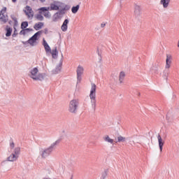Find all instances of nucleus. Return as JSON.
Returning a JSON list of instances; mask_svg holds the SVG:
<instances>
[{
	"label": "nucleus",
	"mask_w": 179,
	"mask_h": 179,
	"mask_svg": "<svg viewBox=\"0 0 179 179\" xmlns=\"http://www.w3.org/2000/svg\"><path fill=\"white\" fill-rule=\"evenodd\" d=\"M29 78L36 82H43L44 78H45V74L44 73H39L38 68L34 67L29 71Z\"/></svg>",
	"instance_id": "2"
},
{
	"label": "nucleus",
	"mask_w": 179,
	"mask_h": 179,
	"mask_svg": "<svg viewBox=\"0 0 179 179\" xmlns=\"http://www.w3.org/2000/svg\"><path fill=\"white\" fill-rule=\"evenodd\" d=\"M68 23H69V20L66 19L61 27L62 31H66L68 30Z\"/></svg>",
	"instance_id": "20"
},
{
	"label": "nucleus",
	"mask_w": 179,
	"mask_h": 179,
	"mask_svg": "<svg viewBox=\"0 0 179 179\" xmlns=\"http://www.w3.org/2000/svg\"><path fill=\"white\" fill-rule=\"evenodd\" d=\"M13 3L16 2V0H12Z\"/></svg>",
	"instance_id": "43"
},
{
	"label": "nucleus",
	"mask_w": 179,
	"mask_h": 179,
	"mask_svg": "<svg viewBox=\"0 0 179 179\" xmlns=\"http://www.w3.org/2000/svg\"><path fill=\"white\" fill-rule=\"evenodd\" d=\"M171 64V55H166V66L165 68L166 69H169L170 68Z\"/></svg>",
	"instance_id": "19"
},
{
	"label": "nucleus",
	"mask_w": 179,
	"mask_h": 179,
	"mask_svg": "<svg viewBox=\"0 0 179 179\" xmlns=\"http://www.w3.org/2000/svg\"><path fill=\"white\" fill-rule=\"evenodd\" d=\"M52 153V151L48 148H45V149H40L39 151V155L42 157V159H45L50 156Z\"/></svg>",
	"instance_id": "8"
},
{
	"label": "nucleus",
	"mask_w": 179,
	"mask_h": 179,
	"mask_svg": "<svg viewBox=\"0 0 179 179\" xmlns=\"http://www.w3.org/2000/svg\"><path fill=\"white\" fill-rule=\"evenodd\" d=\"M79 8H80V6L78 4L76 6H73L71 8V12L72 13L75 14V13H78V10H79Z\"/></svg>",
	"instance_id": "26"
},
{
	"label": "nucleus",
	"mask_w": 179,
	"mask_h": 179,
	"mask_svg": "<svg viewBox=\"0 0 179 179\" xmlns=\"http://www.w3.org/2000/svg\"><path fill=\"white\" fill-rule=\"evenodd\" d=\"M141 12V6L135 4L134 6V15L135 16H140Z\"/></svg>",
	"instance_id": "18"
},
{
	"label": "nucleus",
	"mask_w": 179,
	"mask_h": 179,
	"mask_svg": "<svg viewBox=\"0 0 179 179\" xmlns=\"http://www.w3.org/2000/svg\"><path fill=\"white\" fill-rule=\"evenodd\" d=\"M84 72H85V68H83V66H82L81 65H78L76 69L77 85L80 83V82H82V75H83Z\"/></svg>",
	"instance_id": "7"
},
{
	"label": "nucleus",
	"mask_w": 179,
	"mask_h": 179,
	"mask_svg": "<svg viewBox=\"0 0 179 179\" xmlns=\"http://www.w3.org/2000/svg\"><path fill=\"white\" fill-rule=\"evenodd\" d=\"M171 0H160V5L164 8V9H167L169 8V5H170V2Z\"/></svg>",
	"instance_id": "16"
},
{
	"label": "nucleus",
	"mask_w": 179,
	"mask_h": 179,
	"mask_svg": "<svg viewBox=\"0 0 179 179\" xmlns=\"http://www.w3.org/2000/svg\"><path fill=\"white\" fill-rule=\"evenodd\" d=\"M42 13H43V16L46 17V19H50V17H51V13L49 10L42 11Z\"/></svg>",
	"instance_id": "27"
},
{
	"label": "nucleus",
	"mask_w": 179,
	"mask_h": 179,
	"mask_svg": "<svg viewBox=\"0 0 179 179\" xmlns=\"http://www.w3.org/2000/svg\"><path fill=\"white\" fill-rule=\"evenodd\" d=\"M103 140L105 141V142L110 143V145H113V143H114V140L110 138L109 136H106L105 137H103Z\"/></svg>",
	"instance_id": "24"
},
{
	"label": "nucleus",
	"mask_w": 179,
	"mask_h": 179,
	"mask_svg": "<svg viewBox=\"0 0 179 179\" xmlns=\"http://www.w3.org/2000/svg\"><path fill=\"white\" fill-rule=\"evenodd\" d=\"M50 53L52 54V57L54 59H57L58 58V50L57 48L51 50Z\"/></svg>",
	"instance_id": "22"
},
{
	"label": "nucleus",
	"mask_w": 179,
	"mask_h": 179,
	"mask_svg": "<svg viewBox=\"0 0 179 179\" xmlns=\"http://www.w3.org/2000/svg\"><path fill=\"white\" fill-rule=\"evenodd\" d=\"M44 26V22H38L36 23L34 26V29H36V31L40 30L43 29V27Z\"/></svg>",
	"instance_id": "21"
},
{
	"label": "nucleus",
	"mask_w": 179,
	"mask_h": 179,
	"mask_svg": "<svg viewBox=\"0 0 179 179\" xmlns=\"http://www.w3.org/2000/svg\"><path fill=\"white\" fill-rule=\"evenodd\" d=\"M39 1H40V2H41L42 3H44V2H45V0H39Z\"/></svg>",
	"instance_id": "40"
},
{
	"label": "nucleus",
	"mask_w": 179,
	"mask_h": 179,
	"mask_svg": "<svg viewBox=\"0 0 179 179\" xmlns=\"http://www.w3.org/2000/svg\"><path fill=\"white\" fill-rule=\"evenodd\" d=\"M79 106V100L78 99H73L69 103V111L72 113L73 114L76 113L78 111V107Z\"/></svg>",
	"instance_id": "5"
},
{
	"label": "nucleus",
	"mask_w": 179,
	"mask_h": 179,
	"mask_svg": "<svg viewBox=\"0 0 179 179\" xmlns=\"http://www.w3.org/2000/svg\"><path fill=\"white\" fill-rule=\"evenodd\" d=\"M59 143H61V138L56 140L49 147H48V148H49V150H50L52 152H54V150L55 148H57V146H58Z\"/></svg>",
	"instance_id": "12"
},
{
	"label": "nucleus",
	"mask_w": 179,
	"mask_h": 179,
	"mask_svg": "<svg viewBox=\"0 0 179 179\" xmlns=\"http://www.w3.org/2000/svg\"><path fill=\"white\" fill-rule=\"evenodd\" d=\"M12 28L9 27V26L6 27V37H10L12 34Z\"/></svg>",
	"instance_id": "25"
},
{
	"label": "nucleus",
	"mask_w": 179,
	"mask_h": 179,
	"mask_svg": "<svg viewBox=\"0 0 179 179\" xmlns=\"http://www.w3.org/2000/svg\"><path fill=\"white\" fill-rule=\"evenodd\" d=\"M43 45L45 48V51L46 54H48V52H51V48L50 47V45L47 43V41H45V38L43 39Z\"/></svg>",
	"instance_id": "14"
},
{
	"label": "nucleus",
	"mask_w": 179,
	"mask_h": 179,
	"mask_svg": "<svg viewBox=\"0 0 179 179\" xmlns=\"http://www.w3.org/2000/svg\"><path fill=\"white\" fill-rule=\"evenodd\" d=\"M164 78L167 80V76H165Z\"/></svg>",
	"instance_id": "41"
},
{
	"label": "nucleus",
	"mask_w": 179,
	"mask_h": 179,
	"mask_svg": "<svg viewBox=\"0 0 179 179\" xmlns=\"http://www.w3.org/2000/svg\"><path fill=\"white\" fill-rule=\"evenodd\" d=\"M29 26V22L27 21L22 22L21 24V29H26Z\"/></svg>",
	"instance_id": "30"
},
{
	"label": "nucleus",
	"mask_w": 179,
	"mask_h": 179,
	"mask_svg": "<svg viewBox=\"0 0 179 179\" xmlns=\"http://www.w3.org/2000/svg\"><path fill=\"white\" fill-rule=\"evenodd\" d=\"M106 177H107V173L104 172L102 173L101 179H106Z\"/></svg>",
	"instance_id": "35"
},
{
	"label": "nucleus",
	"mask_w": 179,
	"mask_h": 179,
	"mask_svg": "<svg viewBox=\"0 0 179 179\" xmlns=\"http://www.w3.org/2000/svg\"><path fill=\"white\" fill-rule=\"evenodd\" d=\"M106 27V23H102L101 24V27Z\"/></svg>",
	"instance_id": "37"
},
{
	"label": "nucleus",
	"mask_w": 179,
	"mask_h": 179,
	"mask_svg": "<svg viewBox=\"0 0 179 179\" xmlns=\"http://www.w3.org/2000/svg\"><path fill=\"white\" fill-rule=\"evenodd\" d=\"M66 10H69V6L63 3V7H60V10L57 13L62 17L66 13Z\"/></svg>",
	"instance_id": "11"
},
{
	"label": "nucleus",
	"mask_w": 179,
	"mask_h": 179,
	"mask_svg": "<svg viewBox=\"0 0 179 179\" xmlns=\"http://www.w3.org/2000/svg\"><path fill=\"white\" fill-rule=\"evenodd\" d=\"M64 6V3L59 1H53L49 7H41L38 9L39 13H43L45 10H59Z\"/></svg>",
	"instance_id": "1"
},
{
	"label": "nucleus",
	"mask_w": 179,
	"mask_h": 179,
	"mask_svg": "<svg viewBox=\"0 0 179 179\" xmlns=\"http://www.w3.org/2000/svg\"><path fill=\"white\" fill-rule=\"evenodd\" d=\"M10 149H14L15 148V143H13V141H11L10 143Z\"/></svg>",
	"instance_id": "34"
},
{
	"label": "nucleus",
	"mask_w": 179,
	"mask_h": 179,
	"mask_svg": "<svg viewBox=\"0 0 179 179\" xmlns=\"http://www.w3.org/2000/svg\"><path fill=\"white\" fill-rule=\"evenodd\" d=\"M6 7H3L1 10H0V17L2 15V13H6Z\"/></svg>",
	"instance_id": "33"
},
{
	"label": "nucleus",
	"mask_w": 179,
	"mask_h": 179,
	"mask_svg": "<svg viewBox=\"0 0 179 179\" xmlns=\"http://www.w3.org/2000/svg\"><path fill=\"white\" fill-rule=\"evenodd\" d=\"M124 78H125V73L124 71H121L120 73V76H119V82H120V83H124Z\"/></svg>",
	"instance_id": "23"
},
{
	"label": "nucleus",
	"mask_w": 179,
	"mask_h": 179,
	"mask_svg": "<svg viewBox=\"0 0 179 179\" xmlns=\"http://www.w3.org/2000/svg\"><path fill=\"white\" fill-rule=\"evenodd\" d=\"M20 34L24 36V34H26V29H23L21 30Z\"/></svg>",
	"instance_id": "36"
},
{
	"label": "nucleus",
	"mask_w": 179,
	"mask_h": 179,
	"mask_svg": "<svg viewBox=\"0 0 179 179\" xmlns=\"http://www.w3.org/2000/svg\"><path fill=\"white\" fill-rule=\"evenodd\" d=\"M24 13L27 15L29 19H33V17L34 16V12L33 11L31 7L29 6H26Z\"/></svg>",
	"instance_id": "10"
},
{
	"label": "nucleus",
	"mask_w": 179,
	"mask_h": 179,
	"mask_svg": "<svg viewBox=\"0 0 179 179\" xmlns=\"http://www.w3.org/2000/svg\"><path fill=\"white\" fill-rule=\"evenodd\" d=\"M10 17L12 20H13V22H15V24H17V18H16V16H15V15H11Z\"/></svg>",
	"instance_id": "31"
},
{
	"label": "nucleus",
	"mask_w": 179,
	"mask_h": 179,
	"mask_svg": "<svg viewBox=\"0 0 179 179\" xmlns=\"http://www.w3.org/2000/svg\"><path fill=\"white\" fill-rule=\"evenodd\" d=\"M59 143H61V138L56 140L49 147H48V148H49V150H50L52 152H54V150L55 148H57V146H58Z\"/></svg>",
	"instance_id": "13"
},
{
	"label": "nucleus",
	"mask_w": 179,
	"mask_h": 179,
	"mask_svg": "<svg viewBox=\"0 0 179 179\" xmlns=\"http://www.w3.org/2000/svg\"><path fill=\"white\" fill-rule=\"evenodd\" d=\"M62 58H64V55L62 53V59L59 64H57L56 68L52 71L53 75H58V73H61V70L62 69Z\"/></svg>",
	"instance_id": "9"
},
{
	"label": "nucleus",
	"mask_w": 179,
	"mask_h": 179,
	"mask_svg": "<svg viewBox=\"0 0 179 179\" xmlns=\"http://www.w3.org/2000/svg\"><path fill=\"white\" fill-rule=\"evenodd\" d=\"M117 142H125V137H122V136H118Z\"/></svg>",
	"instance_id": "32"
},
{
	"label": "nucleus",
	"mask_w": 179,
	"mask_h": 179,
	"mask_svg": "<svg viewBox=\"0 0 179 179\" xmlns=\"http://www.w3.org/2000/svg\"><path fill=\"white\" fill-rule=\"evenodd\" d=\"M96 84L94 83H92L91 84V90H90V99L91 100V106L92 108H93V110H96Z\"/></svg>",
	"instance_id": "3"
},
{
	"label": "nucleus",
	"mask_w": 179,
	"mask_h": 179,
	"mask_svg": "<svg viewBox=\"0 0 179 179\" xmlns=\"http://www.w3.org/2000/svg\"><path fill=\"white\" fill-rule=\"evenodd\" d=\"M62 16L59 15L57 13L53 15L52 22H58V19H61Z\"/></svg>",
	"instance_id": "28"
},
{
	"label": "nucleus",
	"mask_w": 179,
	"mask_h": 179,
	"mask_svg": "<svg viewBox=\"0 0 179 179\" xmlns=\"http://www.w3.org/2000/svg\"><path fill=\"white\" fill-rule=\"evenodd\" d=\"M45 34H48V29H45Z\"/></svg>",
	"instance_id": "38"
},
{
	"label": "nucleus",
	"mask_w": 179,
	"mask_h": 179,
	"mask_svg": "<svg viewBox=\"0 0 179 179\" xmlns=\"http://www.w3.org/2000/svg\"><path fill=\"white\" fill-rule=\"evenodd\" d=\"M157 140H158L160 152H163V146L164 145V141H163V138H162V136L158 135Z\"/></svg>",
	"instance_id": "15"
},
{
	"label": "nucleus",
	"mask_w": 179,
	"mask_h": 179,
	"mask_svg": "<svg viewBox=\"0 0 179 179\" xmlns=\"http://www.w3.org/2000/svg\"><path fill=\"white\" fill-rule=\"evenodd\" d=\"M25 31H30L31 29L30 28H25Z\"/></svg>",
	"instance_id": "39"
},
{
	"label": "nucleus",
	"mask_w": 179,
	"mask_h": 179,
	"mask_svg": "<svg viewBox=\"0 0 179 179\" xmlns=\"http://www.w3.org/2000/svg\"><path fill=\"white\" fill-rule=\"evenodd\" d=\"M32 1H36V0H32Z\"/></svg>",
	"instance_id": "45"
},
{
	"label": "nucleus",
	"mask_w": 179,
	"mask_h": 179,
	"mask_svg": "<svg viewBox=\"0 0 179 179\" xmlns=\"http://www.w3.org/2000/svg\"><path fill=\"white\" fill-rule=\"evenodd\" d=\"M43 13H40L37 14L35 17L36 19H37V20H40L41 22H43V20H44V17L42 15Z\"/></svg>",
	"instance_id": "29"
},
{
	"label": "nucleus",
	"mask_w": 179,
	"mask_h": 179,
	"mask_svg": "<svg viewBox=\"0 0 179 179\" xmlns=\"http://www.w3.org/2000/svg\"><path fill=\"white\" fill-rule=\"evenodd\" d=\"M8 20H9V16H8V14L2 13L0 17V22H2V23H8Z\"/></svg>",
	"instance_id": "17"
},
{
	"label": "nucleus",
	"mask_w": 179,
	"mask_h": 179,
	"mask_svg": "<svg viewBox=\"0 0 179 179\" xmlns=\"http://www.w3.org/2000/svg\"><path fill=\"white\" fill-rule=\"evenodd\" d=\"M20 155V147H17L14 148L12 154L7 158V162H16L19 159Z\"/></svg>",
	"instance_id": "4"
},
{
	"label": "nucleus",
	"mask_w": 179,
	"mask_h": 179,
	"mask_svg": "<svg viewBox=\"0 0 179 179\" xmlns=\"http://www.w3.org/2000/svg\"><path fill=\"white\" fill-rule=\"evenodd\" d=\"M120 1H124V0H120Z\"/></svg>",
	"instance_id": "44"
},
{
	"label": "nucleus",
	"mask_w": 179,
	"mask_h": 179,
	"mask_svg": "<svg viewBox=\"0 0 179 179\" xmlns=\"http://www.w3.org/2000/svg\"><path fill=\"white\" fill-rule=\"evenodd\" d=\"M16 36V34H13V37H15Z\"/></svg>",
	"instance_id": "42"
},
{
	"label": "nucleus",
	"mask_w": 179,
	"mask_h": 179,
	"mask_svg": "<svg viewBox=\"0 0 179 179\" xmlns=\"http://www.w3.org/2000/svg\"><path fill=\"white\" fill-rule=\"evenodd\" d=\"M43 34V31H38V32L35 33L28 41H27V43L31 45L32 47L34 46V43H36L37 40H38V38L37 37H38V36H41V34Z\"/></svg>",
	"instance_id": "6"
}]
</instances>
